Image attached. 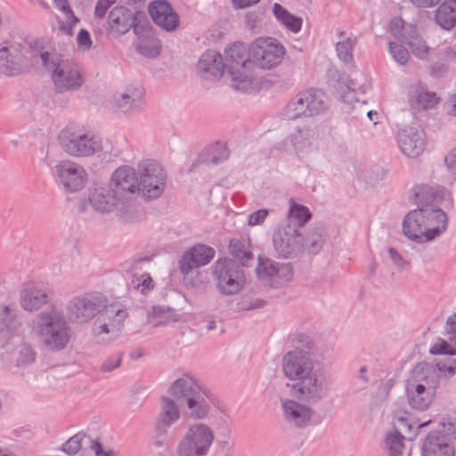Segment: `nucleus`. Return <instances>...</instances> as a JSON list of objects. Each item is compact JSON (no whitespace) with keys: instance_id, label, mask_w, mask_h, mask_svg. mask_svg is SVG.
Returning <instances> with one entry per match:
<instances>
[{"instance_id":"1","label":"nucleus","mask_w":456,"mask_h":456,"mask_svg":"<svg viewBox=\"0 0 456 456\" xmlns=\"http://www.w3.org/2000/svg\"><path fill=\"white\" fill-rule=\"evenodd\" d=\"M281 364L284 376L291 381L288 387L293 396L281 399L282 418L291 428H305L311 425L314 413L310 405L318 403L327 395L328 372L304 349L286 353Z\"/></svg>"},{"instance_id":"2","label":"nucleus","mask_w":456,"mask_h":456,"mask_svg":"<svg viewBox=\"0 0 456 456\" xmlns=\"http://www.w3.org/2000/svg\"><path fill=\"white\" fill-rule=\"evenodd\" d=\"M448 227L446 213L436 206H421L408 212L403 220V233L417 243L439 238Z\"/></svg>"},{"instance_id":"3","label":"nucleus","mask_w":456,"mask_h":456,"mask_svg":"<svg viewBox=\"0 0 456 456\" xmlns=\"http://www.w3.org/2000/svg\"><path fill=\"white\" fill-rule=\"evenodd\" d=\"M61 149L73 158H106L110 153L107 141L83 126H67L57 137Z\"/></svg>"},{"instance_id":"4","label":"nucleus","mask_w":456,"mask_h":456,"mask_svg":"<svg viewBox=\"0 0 456 456\" xmlns=\"http://www.w3.org/2000/svg\"><path fill=\"white\" fill-rule=\"evenodd\" d=\"M167 393L183 407L185 414L193 420L206 419L210 411V405L207 399L210 393L202 387L198 380L188 374L174 380Z\"/></svg>"},{"instance_id":"5","label":"nucleus","mask_w":456,"mask_h":456,"mask_svg":"<svg viewBox=\"0 0 456 456\" xmlns=\"http://www.w3.org/2000/svg\"><path fill=\"white\" fill-rule=\"evenodd\" d=\"M39 59V62L51 73L56 93L77 91L84 85L81 68L75 60L57 53L43 51Z\"/></svg>"},{"instance_id":"6","label":"nucleus","mask_w":456,"mask_h":456,"mask_svg":"<svg viewBox=\"0 0 456 456\" xmlns=\"http://www.w3.org/2000/svg\"><path fill=\"white\" fill-rule=\"evenodd\" d=\"M42 50L28 43L4 41L0 44V75L13 77L26 74L39 63Z\"/></svg>"},{"instance_id":"7","label":"nucleus","mask_w":456,"mask_h":456,"mask_svg":"<svg viewBox=\"0 0 456 456\" xmlns=\"http://www.w3.org/2000/svg\"><path fill=\"white\" fill-rule=\"evenodd\" d=\"M36 331L43 346L53 352L63 350L71 338V329L68 321L55 310L38 314Z\"/></svg>"},{"instance_id":"8","label":"nucleus","mask_w":456,"mask_h":456,"mask_svg":"<svg viewBox=\"0 0 456 456\" xmlns=\"http://www.w3.org/2000/svg\"><path fill=\"white\" fill-rule=\"evenodd\" d=\"M224 61L232 86L236 91L247 93L253 88L252 61L244 44L234 43L227 47L224 51Z\"/></svg>"},{"instance_id":"9","label":"nucleus","mask_w":456,"mask_h":456,"mask_svg":"<svg viewBox=\"0 0 456 456\" xmlns=\"http://www.w3.org/2000/svg\"><path fill=\"white\" fill-rule=\"evenodd\" d=\"M107 33L114 38L127 33L131 28L137 36H144L151 28L150 21L144 12H132L123 5L112 8L107 19Z\"/></svg>"},{"instance_id":"10","label":"nucleus","mask_w":456,"mask_h":456,"mask_svg":"<svg viewBox=\"0 0 456 456\" xmlns=\"http://www.w3.org/2000/svg\"><path fill=\"white\" fill-rule=\"evenodd\" d=\"M215 440L212 428L203 422L189 424L177 443L176 456H208Z\"/></svg>"},{"instance_id":"11","label":"nucleus","mask_w":456,"mask_h":456,"mask_svg":"<svg viewBox=\"0 0 456 456\" xmlns=\"http://www.w3.org/2000/svg\"><path fill=\"white\" fill-rule=\"evenodd\" d=\"M108 299L99 292L85 293L74 297L67 305L70 321L83 324L92 321L107 309Z\"/></svg>"},{"instance_id":"12","label":"nucleus","mask_w":456,"mask_h":456,"mask_svg":"<svg viewBox=\"0 0 456 456\" xmlns=\"http://www.w3.org/2000/svg\"><path fill=\"white\" fill-rule=\"evenodd\" d=\"M326 108V96L323 92L308 89L299 92L289 101L285 109V115L289 119L313 117L322 113Z\"/></svg>"},{"instance_id":"13","label":"nucleus","mask_w":456,"mask_h":456,"mask_svg":"<svg viewBox=\"0 0 456 456\" xmlns=\"http://www.w3.org/2000/svg\"><path fill=\"white\" fill-rule=\"evenodd\" d=\"M285 55L284 47L274 38L259 37L254 40L248 47V56L252 66L262 69H271L277 67Z\"/></svg>"},{"instance_id":"14","label":"nucleus","mask_w":456,"mask_h":456,"mask_svg":"<svg viewBox=\"0 0 456 456\" xmlns=\"http://www.w3.org/2000/svg\"><path fill=\"white\" fill-rule=\"evenodd\" d=\"M109 187L123 204L122 211L126 209L132 217H134V209L131 202L134 195L139 191L138 179L134 168L129 167H120L114 171L111 175Z\"/></svg>"},{"instance_id":"15","label":"nucleus","mask_w":456,"mask_h":456,"mask_svg":"<svg viewBox=\"0 0 456 456\" xmlns=\"http://www.w3.org/2000/svg\"><path fill=\"white\" fill-rule=\"evenodd\" d=\"M213 276L216 286L224 295H234L245 283L242 270L232 259H218L214 265Z\"/></svg>"},{"instance_id":"16","label":"nucleus","mask_w":456,"mask_h":456,"mask_svg":"<svg viewBox=\"0 0 456 456\" xmlns=\"http://www.w3.org/2000/svg\"><path fill=\"white\" fill-rule=\"evenodd\" d=\"M138 172L139 191L142 196L149 200L159 198L166 186V175L161 166L153 160L142 161L138 166Z\"/></svg>"},{"instance_id":"17","label":"nucleus","mask_w":456,"mask_h":456,"mask_svg":"<svg viewBox=\"0 0 456 456\" xmlns=\"http://www.w3.org/2000/svg\"><path fill=\"white\" fill-rule=\"evenodd\" d=\"M256 272L260 280L275 289L285 286L292 281L294 276L290 263H279L261 256L258 257Z\"/></svg>"},{"instance_id":"18","label":"nucleus","mask_w":456,"mask_h":456,"mask_svg":"<svg viewBox=\"0 0 456 456\" xmlns=\"http://www.w3.org/2000/svg\"><path fill=\"white\" fill-rule=\"evenodd\" d=\"M273 245L278 256H297L302 252L301 232L291 224L279 225L273 235Z\"/></svg>"},{"instance_id":"19","label":"nucleus","mask_w":456,"mask_h":456,"mask_svg":"<svg viewBox=\"0 0 456 456\" xmlns=\"http://www.w3.org/2000/svg\"><path fill=\"white\" fill-rule=\"evenodd\" d=\"M88 200L93 208L98 212L110 213L116 210L121 221L127 223L133 219L126 209L121 210L123 204L110 187L94 189L89 194Z\"/></svg>"},{"instance_id":"20","label":"nucleus","mask_w":456,"mask_h":456,"mask_svg":"<svg viewBox=\"0 0 456 456\" xmlns=\"http://www.w3.org/2000/svg\"><path fill=\"white\" fill-rule=\"evenodd\" d=\"M392 25L401 27L398 31H395V37L400 42L409 45L412 54L420 59L426 60L429 54V46L427 45L426 40L422 37L417 27L405 23L403 20H395L392 21ZM393 29H395L392 27Z\"/></svg>"},{"instance_id":"21","label":"nucleus","mask_w":456,"mask_h":456,"mask_svg":"<svg viewBox=\"0 0 456 456\" xmlns=\"http://www.w3.org/2000/svg\"><path fill=\"white\" fill-rule=\"evenodd\" d=\"M56 174L64 189L70 192L81 190L86 182L87 173L86 169L72 160H61L57 163Z\"/></svg>"},{"instance_id":"22","label":"nucleus","mask_w":456,"mask_h":456,"mask_svg":"<svg viewBox=\"0 0 456 456\" xmlns=\"http://www.w3.org/2000/svg\"><path fill=\"white\" fill-rule=\"evenodd\" d=\"M22 320L14 304H0V338L13 343L21 338Z\"/></svg>"},{"instance_id":"23","label":"nucleus","mask_w":456,"mask_h":456,"mask_svg":"<svg viewBox=\"0 0 456 456\" xmlns=\"http://www.w3.org/2000/svg\"><path fill=\"white\" fill-rule=\"evenodd\" d=\"M126 317L127 312L125 309L117 308L115 305L109 306L94 321L92 327L94 337L100 339L104 334H116Z\"/></svg>"},{"instance_id":"24","label":"nucleus","mask_w":456,"mask_h":456,"mask_svg":"<svg viewBox=\"0 0 456 456\" xmlns=\"http://www.w3.org/2000/svg\"><path fill=\"white\" fill-rule=\"evenodd\" d=\"M396 140L403 155L409 158L419 157L426 148V136L422 129L406 127L397 132Z\"/></svg>"},{"instance_id":"25","label":"nucleus","mask_w":456,"mask_h":456,"mask_svg":"<svg viewBox=\"0 0 456 456\" xmlns=\"http://www.w3.org/2000/svg\"><path fill=\"white\" fill-rule=\"evenodd\" d=\"M179 404L170 395L160 397V408L155 420V430L159 436H166L170 428L181 419Z\"/></svg>"},{"instance_id":"26","label":"nucleus","mask_w":456,"mask_h":456,"mask_svg":"<svg viewBox=\"0 0 456 456\" xmlns=\"http://www.w3.org/2000/svg\"><path fill=\"white\" fill-rule=\"evenodd\" d=\"M215 256L213 248L204 244H198L183 254L179 261V270L184 275L194 269L208 265Z\"/></svg>"},{"instance_id":"27","label":"nucleus","mask_w":456,"mask_h":456,"mask_svg":"<svg viewBox=\"0 0 456 456\" xmlns=\"http://www.w3.org/2000/svg\"><path fill=\"white\" fill-rule=\"evenodd\" d=\"M148 11L154 23L166 31H173L179 25V15L167 1L151 3Z\"/></svg>"},{"instance_id":"28","label":"nucleus","mask_w":456,"mask_h":456,"mask_svg":"<svg viewBox=\"0 0 456 456\" xmlns=\"http://www.w3.org/2000/svg\"><path fill=\"white\" fill-rule=\"evenodd\" d=\"M197 67L198 72L205 79H218L224 72L222 55L215 50H208L202 53Z\"/></svg>"},{"instance_id":"29","label":"nucleus","mask_w":456,"mask_h":456,"mask_svg":"<svg viewBox=\"0 0 456 456\" xmlns=\"http://www.w3.org/2000/svg\"><path fill=\"white\" fill-rule=\"evenodd\" d=\"M421 456H454V448L444 435L439 431H432L422 444Z\"/></svg>"},{"instance_id":"30","label":"nucleus","mask_w":456,"mask_h":456,"mask_svg":"<svg viewBox=\"0 0 456 456\" xmlns=\"http://www.w3.org/2000/svg\"><path fill=\"white\" fill-rule=\"evenodd\" d=\"M143 104L142 91L139 87H127L113 96V107L122 113L139 110Z\"/></svg>"},{"instance_id":"31","label":"nucleus","mask_w":456,"mask_h":456,"mask_svg":"<svg viewBox=\"0 0 456 456\" xmlns=\"http://www.w3.org/2000/svg\"><path fill=\"white\" fill-rule=\"evenodd\" d=\"M408 382L420 384V387H428L430 391L437 392L440 377L436 369L426 362L418 363L412 370Z\"/></svg>"},{"instance_id":"32","label":"nucleus","mask_w":456,"mask_h":456,"mask_svg":"<svg viewBox=\"0 0 456 456\" xmlns=\"http://www.w3.org/2000/svg\"><path fill=\"white\" fill-rule=\"evenodd\" d=\"M420 384L406 383V395L409 404L416 410H426L435 399L436 393L430 388L420 387Z\"/></svg>"},{"instance_id":"33","label":"nucleus","mask_w":456,"mask_h":456,"mask_svg":"<svg viewBox=\"0 0 456 456\" xmlns=\"http://www.w3.org/2000/svg\"><path fill=\"white\" fill-rule=\"evenodd\" d=\"M325 242L324 228L321 224L314 225L306 232L301 233L302 252L317 254L321 251Z\"/></svg>"},{"instance_id":"34","label":"nucleus","mask_w":456,"mask_h":456,"mask_svg":"<svg viewBox=\"0 0 456 456\" xmlns=\"http://www.w3.org/2000/svg\"><path fill=\"white\" fill-rule=\"evenodd\" d=\"M47 300L46 292L35 287L26 288L20 296V305L26 311L37 310L46 304Z\"/></svg>"},{"instance_id":"35","label":"nucleus","mask_w":456,"mask_h":456,"mask_svg":"<svg viewBox=\"0 0 456 456\" xmlns=\"http://www.w3.org/2000/svg\"><path fill=\"white\" fill-rule=\"evenodd\" d=\"M437 102L436 94L425 90L420 86H413L409 94V103L414 110H427Z\"/></svg>"},{"instance_id":"36","label":"nucleus","mask_w":456,"mask_h":456,"mask_svg":"<svg viewBox=\"0 0 456 456\" xmlns=\"http://www.w3.org/2000/svg\"><path fill=\"white\" fill-rule=\"evenodd\" d=\"M180 321V315L171 307L165 305L153 306L148 315V322L152 327L168 325Z\"/></svg>"},{"instance_id":"37","label":"nucleus","mask_w":456,"mask_h":456,"mask_svg":"<svg viewBox=\"0 0 456 456\" xmlns=\"http://www.w3.org/2000/svg\"><path fill=\"white\" fill-rule=\"evenodd\" d=\"M435 19L442 28L452 29L456 25V0H445L436 10Z\"/></svg>"},{"instance_id":"38","label":"nucleus","mask_w":456,"mask_h":456,"mask_svg":"<svg viewBox=\"0 0 456 456\" xmlns=\"http://www.w3.org/2000/svg\"><path fill=\"white\" fill-rule=\"evenodd\" d=\"M314 135V129L303 127L289 136V142L297 153L308 152L313 148Z\"/></svg>"},{"instance_id":"39","label":"nucleus","mask_w":456,"mask_h":456,"mask_svg":"<svg viewBox=\"0 0 456 456\" xmlns=\"http://www.w3.org/2000/svg\"><path fill=\"white\" fill-rule=\"evenodd\" d=\"M230 253L242 266H248L254 260L249 240L247 239H232L230 241Z\"/></svg>"},{"instance_id":"40","label":"nucleus","mask_w":456,"mask_h":456,"mask_svg":"<svg viewBox=\"0 0 456 456\" xmlns=\"http://www.w3.org/2000/svg\"><path fill=\"white\" fill-rule=\"evenodd\" d=\"M273 12L275 18L291 32L297 33L301 29L302 19L289 12L280 4H273Z\"/></svg>"},{"instance_id":"41","label":"nucleus","mask_w":456,"mask_h":456,"mask_svg":"<svg viewBox=\"0 0 456 456\" xmlns=\"http://www.w3.org/2000/svg\"><path fill=\"white\" fill-rule=\"evenodd\" d=\"M289 203L287 224H293L300 231V228L311 218V213L306 207L297 204L293 200H290Z\"/></svg>"},{"instance_id":"42","label":"nucleus","mask_w":456,"mask_h":456,"mask_svg":"<svg viewBox=\"0 0 456 456\" xmlns=\"http://www.w3.org/2000/svg\"><path fill=\"white\" fill-rule=\"evenodd\" d=\"M149 33L150 30L142 36L143 38L139 41L137 45V51L141 55L146 58L154 59L160 54L161 43L156 37H148Z\"/></svg>"},{"instance_id":"43","label":"nucleus","mask_w":456,"mask_h":456,"mask_svg":"<svg viewBox=\"0 0 456 456\" xmlns=\"http://www.w3.org/2000/svg\"><path fill=\"white\" fill-rule=\"evenodd\" d=\"M356 40L351 37H346L338 41L336 45L338 57L346 65L354 66L353 49Z\"/></svg>"},{"instance_id":"44","label":"nucleus","mask_w":456,"mask_h":456,"mask_svg":"<svg viewBox=\"0 0 456 456\" xmlns=\"http://www.w3.org/2000/svg\"><path fill=\"white\" fill-rule=\"evenodd\" d=\"M413 193L418 207L434 206L432 201L436 199V194L433 187L428 184L417 185L413 188Z\"/></svg>"},{"instance_id":"45","label":"nucleus","mask_w":456,"mask_h":456,"mask_svg":"<svg viewBox=\"0 0 456 456\" xmlns=\"http://www.w3.org/2000/svg\"><path fill=\"white\" fill-rule=\"evenodd\" d=\"M129 289L139 292L142 295H147L153 289L154 285L151 277L149 273H142L140 276L132 275L131 281L128 283Z\"/></svg>"},{"instance_id":"46","label":"nucleus","mask_w":456,"mask_h":456,"mask_svg":"<svg viewBox=\"0 0 456 456\" xmlns=\"http://www.w3.org/2000/svg\"><path fill=\"white\" fill-rule=\"evenodd\" d=\"M36 360V352L28 343H21L17 348L16 363L18 366L31 364Z\"/></svg>"},{"instance_id":"47","label":"nucleus","mask_w":456,"mask_h":456,"mask_svg":"<svg viewBox=\"0 0 456 456\" xmlns=\"http://www.w3.org/2000/svg\"><path fill=\"white\" fill-rule=\"evenodd\" d=\"M404 437L396 430L388 433L386 438V444L389 450L390 456H400L403 448V440Z\"/></svg>"},{"instance_id":"48","label":"nucleus","mask_w":456,"mask_h":456,"mask_svg":"<svg viewBox=\"0 0 456 456\" xmlns=\"http://www.w3.org/2000/svg\"><path fill=\"white\" fill-rule=\"evenodd\" d=\"M436 368L440 379L444 378L448 379L456 374V360L453 358L437 360L436 362Z\"/></svg>"},{"instance_id":"49","label":"nucleus","mask_w":456,"mask_h":456,"mask_svg":"<svg viewBox=\"0 0 456 456\" xmlns=\"http://www.w3.org/2000/svg\"><path fill=\"white\" fill-rule=\"evenodd\" d=\"M65 20L57 19L58 30L67 36H72L73 28L79 21V20L74 15L72 10H69L68 12L64 13Z\"/></svg>"},{"instance_id":"50","label":"nucleus","mask_w":456,"mask_h":456,"mask_svg":"<svg viewBox=\"0 0 456 456\" xmlns=\"http://www.w3.org/2000/svg\"><path fill=\"white\" fill-rule=\"evenodd\" d=\"M85 438L86 436L83 433L74 435L63 444L61 451L68 455H75L80 451Z\"/></svg>"},{"instance_id":"51","label":"nucleus","mask_w":456,"mask_h":456,"mask_svg":"<svg viewBox=\"0 0 456 456\" xmlns=\"http://www.w3.org/2000/svg\"><path fill=\"white\" fill-rule=\"evenodd\" d=\"M429 353L433 355H455L456 348L453 347V345L449 340L438 338L429 349Z\"/></svg>"},{"instance_id":"52","label":"nucleus","mask_w":456,"mask_h":456,"mask_svg":"<svg viewBox=\"0 0 456 456\" xmlns=\"http://www.w3.org/2000/svg\"><path fill=\"white\" fill-rule=\"evenodd\" d=\"M388 255L395 268L400 272L409 271L411 267V260L406 259L395 248H388Z\"/></svg>"},{"instance_id":"53","label":"nucleus","mask_w":456,"mask_h":456,"mask_svg":"<svg viewBox=\"0 0 456 456\" xmlns=\"http://www.w3.org/2000/svg\"><path fill=\"white\" fill-rule=\"evenodd\" d=\"M389 52L392 54L394 60L399 65H405L409 60V53L405 47L395 42H389L388 44Z\"/></svg>"},{"instance_id":"54","label":"nucleus","mask_w":456,"mask_h":456,"mask_svg":"<svg viewBox=\"0 0 456 456\" xmlns=\"http://www.w3.org/2000/svg\"><path fill=\"white\" fill-rule=\"evenodd\" d=\"M228 151L222 145H216L211 149L210 156L206 159L205 162H210L212 164H219L228 158Z\"/></svg>"},{"instance_id":"55","label":"nucleus","mask_w":456,"mask_h":456,"mask_svg":"<svg viewBox=\"0 0 456 456\" xmlns=\"http://www.w3.org/2000/svg\"><path fill=\"white\" fill-rule=\"evenodd\" d=\"M239 305L241 310L249 311L264 307L266 305V301L259 297H245Z\"/></svg>"},{"instance_id":"56","label":"nucleus","mask_w":456,"mask_h":456,"mask_svg":"<svg viewBox=\"0 0 456 456\" xmlns=\"http://www.w3.org/2000/svg\"><path fill=\"white\" fill-rule=\"evenodd\" d=\"M216 444L223 451H232L233 449V444L231 437V430L226 428L224 432L219 434L216 440Z\"/></svg>"},{"instance_id":"57","label":"nucleus","mask_w":456,"mask_h":456,"mask_svg":"<svg viewBox=\"0 0 456 456\" xmlns=\"http://www.w3.org/2000/svg\"><path fill=\"white\" fill-rule=\"evenodd\" d=\"M77 46L82 51H88L92 46V39L89 32L81 28L77 36Z\"/></svg>"},{"instance_id":"58","label":"nucleus","mask_w":456,"mask_h":456,"mask_svg":"<svg viewBox=\"0 0 456 456\" xmlns=\"http://www.w3.org/2000/svg\"><path fill=\"white\" fill-rule=\"evenodd\" d=\"M122 355L121 354H116L114 356H111L108 359H106L101 365V371L102 372H110L116 368H118L121 363Z\"/></svg>"},{"instance_id":"59","label":"nucleus","mask_w":456,"mask_h":456,"mask_svg":"<svg viewBox=\"0 0 456 456\" xmlns=\"http://www.w3.org/2000/svg\"><path fill=\"white\" fill-rule=\"evenodd\" d=\"M268 213L269 211L265 208L254 211L248 216V224L250 226H255L263 224L268 216Z\"/></svg>"},{"instance_id":"60","label":"nucleus","mask_w":456,"mask_h":456,"mask_svg":"<svg viewBox=\"0 0 456 456\" xmlns=\"http://www.w3.org/2000/svg\"><path fill=\"white\" fill-rule=\"evenodd\" d=\"M353 82H350L349 85H345L346 91L343 92L341 97L345 102H348L352 104L354 102H359L360 98L358 97V92L353 87Z\"/></svg>"},{"instance_id":"61","label":"nucleus","mask_w":456,"mask_h":456,"mask_svg":"<svg viewBox=\"0 0 456 456\" xmlns=\"http://www.w3.org/2000/svg\"><path fill=\"white\" fill-rule=\"evenodd\" d=\"M446 335L447 339L456 346V316L449 317L446 322Z\"/></svg>"},{"instance_id":"62","label":"nucleus","mask_w":456,"mask_h":456,"mask_svg":"<svg viewBox=\"0 0 456 456\" xmlns=\"http://www.w3.org/2000/svg\"><path fill=\"white\" fill-rule=\"evenodd\" d=\"M113 3L114 0H98L94 8V16L98 19H103Z\"/></svg>"},{"instance_id":"63","label":"nucleus","mask_w":456,"mask_h":456,"mask_svg":"<svg viewBox=\"0 0 456 456\" xmlns=\"http://www.w3.org/2000/svg\"><path fill=\"white\" fill-rule=\"evenodd\" d=\"M443 426V432L446 436H452L456 437V419L452 418L444 419L441 422Z\"/></svg>"},{"instance_id":"64","label":"nucleus","mask_w":456,"mask_h":456,"mask_svg":"<svg viewBox=\"0 0 456 456\" xmlns=\"http://www.w3.org/2000/svg\"><path fill=\"white\" fill-rule=\"evenodd\" d=\"M444 163L449 170L454 171L456 169V147L444 157Z\"/></svg>"}]
</instances>
